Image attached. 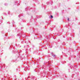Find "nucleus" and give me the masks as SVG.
Instances as JSON below:
<instances>
[{
    "label": "nucleus",
    "mask_w": 80,
    "mask_h": 80,
    "mask_svg": "<svg viewBox=\"0 0 80 80\" xmlns=\"http://www.w3.org/2000/svg\"><path fill=\"white\" fill-rule=\"evenodd\" d=\"M51 18H53V16H52L51 15Z\"/></svg>",
    "instance_id": "f257e3e1"
},
{
    "label": "nucleus",
    "mask_w": 80,
    "mask_h": 80,
    "mask_svg": "<svg viewBox=\"0 0 80 80\" xmlns=\"http://www.w3.org/2000/svg\"><path fill=\"white\" fill-rule=\"evenodd\" d=\"M55 56H56V55H55V54L53 55V57H55Z\"/></svg>",
    "instance_id": "f03ea898"
},
{
    "label": "nucleus",
    "mask_w": 80,
    "mask_h": 80,
    "mask_svg": "<svg viewBox=\"0 0 80 80\" xmlns=\"http://www.w3.org/2000/svg\"><path fill=\"white\" fill-rule=\"evenodd\" d=\"M68 21H69V18H68Z\"/></svg>",
    "instance_id": "7ed1b4c3"
}]
</instances>
